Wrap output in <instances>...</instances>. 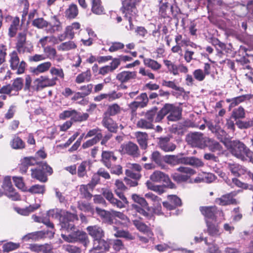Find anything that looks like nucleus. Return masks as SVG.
I'll use <instances>...</instances> for the list:
<instances>
[{
	"mask_svg": "<svg viewBox=\"0 0 253 253\" xmlns=\"http://www.w3.org/2000/svg\"><path fill=\"white\" fill-rule=\"evenodd\" d=\"M231 118L235 120L241 119L245 118V111L244 109L241 106L235 109L232 112Z\"/></svg>",
	"mask_w": 253,
	"mask_h": 253,
	"instance_id": "nucleus-43",
	"label": "nucleus"
},
{
	"mask_svg": "<svg viewBox=\"0 0 253 253\" xmlns=\"http://www.w3.org/2000/svg\"><path fill=\"white\" fill-rule=\"evenodd\" d=\"M2 187L4 191L5 195L14 201L20 200V196L14 191L12 187L10 177L6 176L4 178Z\"/></svg>",
	"mask_w": 253,
	"mask_h": 253,
	"instance_id": "nucleus-6",
	"label": "nucleus"
},
{
	"mask_svg": "<svg viewBox=\"0 0 253 253\" xmlns=\"http://www.w3.org/2000/svg\"><path fill=\"white\" fill-rule=\"evenodd\" d=\"M215 222V220H213ZM207 231L209 234L212 236H217L220 235V232L218 226L215 224V222H213L208 220H206Z\"/></svg>",
	"mask_w": 253,
	"mask_h": 253,
	"instance_id": "nucleus-21",
	"label": "nucleus"
},
{
	"mask_svg": "<svg viewBox=\"0 0 253 253\" xmlns=\"http://www.w3.org/2000/svg\"><path fill=\"white\" fill-rule=\"evenodd\" d=\"M101 156V161L104 165L108 169L111 168L112 166L111 162H115L117 159V157L114 155V153L111 151H103Z\"/></svg>",
	"mask_w": 253,
	"mask_h": 253,
	"instance_id": "nucleus-13",
	"label": "nucleus"
},
{
	"mask_svg": "<svg viewBox=\"0 0 253 253\" xmlns=\"http://www.w3.org/2000/svg\"><path fill=\"white\" fill-rule=\"evenodd\" d=\"M96 211L97 213L101 217L103 218L107 222L110 224L113 223V219L112 218V210L110 211H108L99 208H96Z\"/></svg>",
	"mask_w": 253,
	"mask_h": 253,
	"instance_id": "nucleus-29",
	"label": "nucleus"
},
{
	"mask_svg": "<svg viewBox=\"0 0 253 253\" xmlns=\"http://www.w3.org/2000/svg\"><path fill=\"white\" fill-rule=\"evenodd\" d=\"M112 231L114 232V236L116 237L124 238L129 240L134 239V237L127 231L119 230L115 226H113Z\"/></svg>",
	"mask_w": 253,
	"mask_h": 253,
	"instance_id": "nucleus-22",
	"label": "nucleus"
},
{
	"mask_svg": "<svg viewBox=\"0 0 253 253\" xmlns=\"http://www.w3.org/2000/svg\"><path fill=\"white\" fill-rule=\"evenodd\" d=\"M43 52L46 54V58L54 59L56 55V51L55 48L47 46L43 49Z\"/></svg>",
	"mask_w": 253,
	"mask_h": 253,
	"instance_id": "nucleus-53",
	"label": "nucleus"
},
{
	"mask_svg": "<svg viewBox=\"0 0 253 253\" xmlns=\"http://www.w3.org/2000/svg\"><path fill=\"white\" fill-rule=\"evenodd\" d=\"M13 180L16 187L22 191H26L25 185L21 177L13 176Z\"/></svg>",
	"mask_w": 253,
	"mask_h": 253,
	"instance_id": "nucleus-58",
	"label": "nucleus"
},
{
	"mask_svg": "<svg viewBox=\"0 0 253 253\" xmlns=\"http://www.w3.org/2000/svg\"><path fill=\"white\" fill-rule=\"evenodd\" d=\"M150 179L155 182H164L168 184V187L170 188L174 187V184L172 183L168 176L164 172L159 171H155L150 176Z\"/></svg>",
	"mask_w": 253,
	"mask_h": 253,
	"instance_id": "nucleus-7",
	"label": "nucleus"
},
{
	"mask_svg": "<svg viewBox=\"0 0 253 253\" xmlns=\"http://www.w3.org/2000/svg\"><path fill=\"white\" fill-rule=\"evenodd\" d=\"M136 126L138 128L146 129L154 128L153 123H151L150 121H147L144 118L139 119L136 123Z\"/></svg>",
	"mask_w": 253,
	"mask_h": 253,
	"instance_id": "nucleus-40",
	"label": "nucleus"
},
{
	"mask_svg": "<svg viewBox=\"0 0 253 253\" xmlns=\"http://www.w3.org/2000/svg\"><path fill=\"white\" fill-rule=\"evenodd\" d=\"M206 137L203 134L199 132H194L188 133L186 136V141L193 147L204 148V142Z\"/></svg>",
	"mask_w": 253,
	"mask_h": 253,
	"instance_id": "nucleus-4",
	"label": "nucleus"
},
{
	"mask_svg": "<svg viewBox=\"0 0 253 253\" xmlns=\"http://www.w3.org/2000/svg\"><path fill=\"white\" fill-rule=\"evenodd\" d=\"M51 63L49 61L45 62L39 64L36 67L31 69V72L35 75L45 73L48 71L51 67Z\"/></svg>",
	"mask_w": 253,
	"mask_h": 253,
	"instance_id": "nucleus-15",
	"label": "nucleus"
},
{
	"mask_svg": "<svg viewBox=\"0 0 253 253\" xmlns=\"http://www.w3.org/2000/svg\"><path fill=\"white\" fill-rule=\"evenodd\" d=\"M77 45L73 41H69L61 43L57 46L59 51H67L76 48Z\"/></svg>",
	"mask_w": 253,
	"mask_h": 253,
	"instance_id": "nucleus-35",
	"label": "nucleus"
},
{
	"mask_svg": "<svg viewBox=\"0 0 253 253\" xmlns=\"http://www.w3.org/2000/svg\"><path fill=\"white\" fill-rule=\"evenodd\" d=\"M55 213V211L54 210H49L47 212L46 216L40 217L35 215L32 216L33 219L37 222L42 223L48 228L53 229L54 227L53 224L49 220V217L53 216Z\"/></svg>",
	"mask_w": 253,
	"mask_h": 253,
	"instance_id": "nucleus-12",
	"label": "nucleus"
},
{
	"mask_svg": "<svg viewBox=\"0 0 253 253\" xmlns=\"http://www.w3.org/2000/svg\"><path fill=\"white\" fill-rule=\"evenodd\" d=\"M100 140V135L99 134L97 136H94L93 138L86 141L84 143L82 147L83 148L85 149L90 147L93 145L96 144Z\"/></svg>",
	"mask_w": 253,
	"mask_h": 253,
	"instance_id": "nucleus-55",
	"label": "nucleus"
},
{
	"mask_svg": "<svg viewBox=\"0 0 253 253\" xmlns=\"http://www.w3.org/2000/svg\"><path fill=\"white\" fill-rule=\"evenodd\" d=\"M121 148L123 153L133 157H138L140 155L138 146L131 141L122 144Z\"/></svg>",
	"mask_w": 253,
	"mask_h": 253,
	"instance_id": "nucleus-8",
	"label": "nucleus"
},
{
	"mask_svg": "<svg viewBox=\"0 0 253 253\" xmlns=\"http://www.w3.org/2000/svg\"><path fill=\"white\" fill-rule=\"evenodd\" d=\"M151 160L162 169H165V165L163 163V158L159 152L156 151L151 155Z\"/></svg>",
	"mask_w": 253,
	"mask_h": 253,
	"instance_id": "nucleus-37",
	"label": "nucleus"
},
{
	"mask_svg": "<svg viewBox=\"0 0 253 253\" xmlns=\"http://www.w3.org/2000/svg\"><path fill=\"white\" fill-rule=\"evenodd\" d=\"M133 224L138 230L142 232H147L148 230V227L143 223L137 220L133 221Z\"/></svg>",
	"mask_w": 253,
	"mask_h": 253,
	"instance_id": "nucleus-62",
	"label": "nucleus"
},
{
	"mask_svg": "<svg viewBox=\"0 0 253 253\" xmlns=\"http://www.w3.org/2000/svg\"><path fill=\"white\" fill-rule=\"evenodd\" d=\"M236 125L240 129H247L253 126V118L248 121H242L238 120L236 122Z\"/></svg>",
	"mask_w": 253,
	"mask_h": 253,
	"instance_id": "nucleus-51",
	"label": "nucleus"
},
{
	"mask_svg": "<svg viewBox=\"0 0 253 253\" xmlns=\"http://www.w3.org/2000/svg\"><path fill=\"white\" fill-rule=\"evenodd\" d=\"M252 151L245 144L239 141H234L231 148V154L237 159L246 161L251 157Z\"/></svg>",
	"mask_w": 253,
	"mask_h": 253,
	"instance_id": "nucleus-2",
	"label": "nucleus"
},
{
	"mask_svg": "<svg viewBox=\"0 0 253 253\" xmlns=\"http://www.w3.org/2000/svg\"><path fill=\"white\" fill-rule=\"evenodd\" d=\"M96 184L95 183L93 185L91 184L87 185H82L80 187V191L81 194L86 198H90L92 196L91 194L88 191L89 188L92 189L94 185Z\"/></svg>",
	"mask_w": 253,
	"mask_h": 253,
	"instance_id": "nucleus-42",
	"label": "nucleus"
},
{
	"mask_svg": "<svg viewBox=\"0 0 253 253\" xmlns=\"http://www.w3.org/2000/svg\"><path fill=\"white\" fill-rule=\"evenodd\" d=\"M207 126L209 129L213 133H214L217 136H218V134H220L222 133V134L224 133V131L221 129L218 126L213 125L212 123L210 122H208L207 123Z\"/></svg>",
	"mask_w": 253,
	"mask_h": 253,
	"instance_id": "nucleus-56",
	"label": "nucleus"
},
{
	"mask_svg": "<svg viewBox=\"0 0 253 253\" xmlns=\"http://www.w3.org/2000/svg\"><path fill=\"white\" fill-rule=\"evenodd\" d=\"M40 207V205L38 204H36L33 205H30L28 207H27L24 209H19L17 210V212L23 215H27L30 213L33 212L35 210L39 209Z\"/></svg>",
	"mask_w": 253,
	"mask_h": 253,
	"instance_id": "nucleus-39",
	"label": "nucleus"
},
{
	"mask_svg": "<svg viewBox=\"0 0 253 253\" xmlns=\"http://www.w3.org/2000/svg\"><path fill=\"white\" fill-rule=\"evenodd\" d=\"M109 248L108 243L101 238L94 241L93 249L90 250V253H102L108 251Z\"/></svg>",
	"mask_w": 253,
	"mask_h": 253,
	"instance_id": "nucleus-10",
	"label": "nucleus"
},
{
	"mask_svg": "<svg viewBox=\"0 0 253 253\" xmlns=\"http://www.w3.org/2000/svg\"><path fill=\"white\" fill-rule=\"evenodd\" d=\"M136 77V72L125 71L118 74L116 78L121 83H126L131 79H135Z\"/></svg>",
	"mask_w": 253,
	"mask_h": 253,
	"instance_id": "nucleus-18",
	"label": "nucleus"
},
{
	"mask_svg": "<svg viewBox=\"0 0 253 253\" xmlns=\"http://www.w3.org/2000/svg\"><path fill=\"white\" fill-rule=\"evenodd\" d=\"M193 76L195 79L198 81H203L206 76L201 69H197L193 72Z\"/></svg>",
	"mask_w": 253,
	"mask_h": 253,
	"instance_id": "nucleus-63",
	"label": "nucleus"
},
{
	"mask_svg": "<svg viewBox=\"0 0 253 253\" xmlns=\"http://www.w3.org/2000/svg\"><path fill=\"white\" fill-rule=\"evenodd\" d=\"M86 229L89 235L94 239V241L100 239L104 236L103 230L98 226H89Z\"/></svg>",
	"mask_w": 253,
	"mask_h": 253,
	"instance_id": "nucleus-14",
	"label": "nucleus"
},
{
	"mask_svg": "<svg viewBox=\"0 0 253 253\" xmlns=\"http://www.w3.org/2000/svg\"><path fill=\"white\" fill-rule=\"evenodd\" d=\"M90 167V163L87 161L83 162L78 167V175L79 177H83L86 175L87 169Z\"/></svg>",
	"mask_w": 253,
	"mask_h": 253,
	"instance_id": "nucleus-38",
	"label": "nucleus"
},
{
	"mask_svg": "<svg viewBox=\"0 0 253 253\" xmlns=\"http://www.w3.org/2000/svg\"><path fill=\"white\" fill-rule=\"evenodd\" d=\"M112 216L117 217L120 219L121 220V223L124 226H128L130 223L129 218L121 212L112 210Z\"/></svg>",
	"mask_w": 253,
	"mask_h": 253,
	"instance_id": "nucleus-32",
	"label": "nucleus"
},
{
	"mask_svg": "<svg viewBox=\"0 0 253 253\" xmlns=\"http://www.w3.org/2000/svg\"><path fill=\"white\" fill-rule=\"evenodd\" d=\"M32 25L39 29H43L49 25L48 22L42 18H38L34 19L32 22Z\"/></svg>",
	"mask_w": 253,
	"mask_h": 253,
	"instance_id": "nucleus-44",
	"label": "nucleus"
},
{
	"mask_svg": "<svg viewBox=\"0 0 253 253\" xmlns=\"http://www.w3.org/2000/svg\"><path fill=\"white\" fill-rule=\"evenodd\" d=\"M132 199L135 202L139 204L142 207L149 210L148 204L144 198L140 197L137 194H133L132 195Z\"/></svg>",
	"mask_w": 253,
	"mask_h": 253,
	"instance_id": "nucleus-45",
	"label": "nucleus"
},
{
	"mask_svg": "<svg viewBox=\"0 0 253 253\" xmlns=\"http://www.w3.org/2000/svg\"><path fill=\"white\" fill-rule=\"evenodd\" d=\"M57 80V77L49 79L46 76H41L39 78L37 79L35 81L38 83L37 89H38L40 87L44 88L53 86L56 84Z\"/></svg>",
	"mask_w": 253,
	"mask_h": 253,
	"instance_id": "nucleus-11",
	"label": "nucleus"
},
{
	"mask_svg": "<svg viewBox=\"0 0 253 253\" xmlns=\"http://www.w3.org/2000/svg\"><path fill=\"white\" fill-rule=\"evenodd\" d=\"M11 145L14 149H22L25 147L24 142L18 137H15L13 139Z\"/></svg>",
	"mask_w": 253,
	"mask_h": 253,
	"instance_id": "nucleus-54",
	"label": "nucleus"
},
{
	"mask_svg": "<svg viewBox=\"0 0 253 253\" xmlns=\"http://www.w3.org/2000/svg\"><path fill=\"white\" fill-rule=\"evenodd\" d=\"M136 99L140 100L138 102L141 105V108L146 107L148 102V98L146 93H142L137 96Z\"/></svg>",
	"mask_w": 253,
	"mask_h": 253,
	"instance_id": "nucleus-59",
	"label": "nucleus"
},
{
	"mask_svg": "<svg viewBox=\"0 0 253 253\" xmlns=\"http://www.w3.org/2000/svg\"><path fill=\"white\" fill-rule=\"evenodd\" d=\"M143 63L146 66L151 68L154 71H158L162 67L161 65L157 61L150 58H144Z\"/></svg>",
	"mask_w": 253,
	"mask_h": 253,
	"instance_id": "nucleus-31",
	"label": "nucleus"
},
{
	"mask_svg": "<svg viewBox=\"0 0 253 253\" xmlns=\"http://www.w3.org/2000/svg\"><path fill=\"white\" fill-rule=\"evenodd\" d=\"M23 86V80L21 78H17L15 79L12 84L11 85L13 90L18 92L20 90Z\"/></svg>",
	"mask_w": 253,
	"mask_h": 253,
	"instance_id": "nucleus-46",
	"label": "nucleus"
},
{
	"mask_svg": "<svg viewBox=\"0 0 253 253\" xmlns=\"http://www.w3.org/2000/svg\"><path fill=\"white\" fill-rule=\"evenodd\" d=\"M216 204L221 206H225L235 203L236 200L233 198L230 194H227L222 196L215 200Z\"/></svg>",
	"mask_w": 253,
	"mask_h": 253,
	"instance_id": "nucleus-25",
	"label": "nucleus"
},
{
	"mask_svg": "<svg viewBox=\"0 0 253 253\" xmlns=\"http://www.w3.org/2000/svg\"><path fill=\"white\" fill-rule=\"evenodd\" d=\"M27 191L33 194H42L45 192V187L44 185L37 184L31 186Z\"/></svg>",
	"mask_w": 253,
	"mask_h": 253,
	"instance_id": "nucleus-48",
	"label": "nucleus"
},
{
	"mask_svg": "<svg viewBox=\"0 0 253 253\" xmlns=\"http://www.w3.org/2000/svg\"><path fill=\"white\" fill-rule=\"evenodd\" d=\"M77 219L74 214L66 212L60 219V225L62 230L67 231L69 234L68 235L61 234V237L66 242L73 243L77 241H80L85 247L89 243L87 234L76 228L72 221Z\"/></svg>",
	"mask_w": 253,
	"mask_h": 253,
	"instance_id": "nucleus-1",
	"label": "nucleus"
},
{
	"mask_svg": "<svg viewBox=\"0 0 253 253\" xmlns=\"http://www.w3.org/2000/svg\"><path fill=\"white\" fill-rule=\"evenodd\" d=\"M52 19L53 20V24H49L50 28L47 30V33L53 34L56 32L61 31L62 30V27L60 22L55 16H53Z\"/></svg>",
	"mask_w": 253,
	"mask_h": 253,
	"instance_id": "nucleus-27",
	"label": "nucleus"
},
{
	"mask_svg": "<svg viewBox=\"0 0 253 253\" xmlns=\"http://www.w3.org/2000/svg\"><path fill=\"white\" fill-rule=\"evenodd\" d=\"M10 66L12 70H17L16 74L18 75L23 74L25 70L26 63L24 61L20 62L17 53L15 51L9 54Z\"/></svg>",
	"mask_w": 253,
	"mask_h": 253,
	"instance_id": "nucleus-3",
	"label": "nucleus"
},
{
	"mask_svg": "<svg viewBox=\"0 0 253 253\" xmlns=\"http://www.w3.org/2000/svg\"><path fill=\"white\" fill-rule=\"evenodd\" d=\"M20 247L18 243H14L13 242H8L4 244L2 246L3 251L4 252H9L13 250L18 249Z\"/></svg>",
	"mask_w": 253,
	"mask_h": 253,
	"instance_id": "nucleus-50",
	"label": "nucleus"
},
{
	"mask_svg": "<svg viewBox=\"0 0 253 253\" xmlns=\"http://www.w3.org/2000/svg\"><path fill=\"white\" fill-rule=\"evenodd\" d=\"M164 107L168 121L174 122L181 118L182 109L179 107L169 103L166 104Z\"/></svg>",
	"mask_w": 253,
	"mask_h": 253,
	"instance_id": "nucleus-5",
	"label": "nucleus"
},
{
	"mask_svg": "<svg viewBox=\"0 0 253 253\" xmlns=\"http://www.w3.org/2000/svg\"><path fill=\"white\" fill-rule=\"evenodd\" d=\"M46 59V57L44 54H35L32 56H30L29 57V60L30 62H40L42 61L45 60Z\"/></svg>",
	"mask_w": 253,
	"mask_h": 253,
	"instance_id": "nucleus-61",
	"label": "nucleus"
},
{
	"mask_svg": "<svg viewBox=\"0 0 253 253\" xmlns=\"http://www.w3.org/2000/svg\"><path fill=\"white\" fill-rule=\"evenodd\" d=\"M88 117V115L87 113H81L77 112L74 110V113H73V118L75 122H82L85 121Z\"/></svg>",
	"mask_w": 253,
	"mask_h": 253,
	"instance_id": "nucleus-49",
	"label": "nucleus"
},
{
	"mask_svg": "<svg viewBox=\"0 0 253 253\" xmlns=\"http://www.w3.org/2000/svg\"><path fill=\"white\" fill-rule=\"evenodd\" d=\"M92 11L93 13L100 15L103 13L104 8L101 5L100 0H93L92 2Z\"/></svg>",
	"mask_w": 253,
	"mask_h": 253,
	"instance_id": "nucleus-36",
	"label": "nucleus"
},
{
	"mask_svg": "<svg viewBox=\"0 0 253 253\" xmlns=\"http://www.w3.org/2000/svg\"><path fill=\"white\" fill-rule=\"evenodd\" d=\"M102 123L103 126L107 128L110 132H115L117 130V125L110 117L107 116L104 117Z\"/></svg>",
	"mask_w": 253,
	"mask_h": 253,
	"instance_id": "nucleus-20",
	"label": "nucleus"
},
{
	"mask_svg": "<svg viewBox=\"0 0 253 253\" xmlns=\"http://www.w3.org/2000/svg\"><path fill=\"white\" fill-rule=\"evenodd\" d=\"M157 111V109L155 107L145 113L143 112L142 114L145 116V119L146 120L150 121V122L152 123L154 121V117L156 115Z\"/></svg>",
	"mask_w": 253,
	"mask_h": 253,
	"instance_id": "nucleus-52",
	"label": "nucleus"
},
{
	"mask_svg": "<svg viewBox=\"0 0 253 253\" xmlns=\"http://www.w3.org/2000/svg\"><path fill=\"white\" fill-rule=\"evenodd\" d=\"M135 136L141 148L146 149L147 147L148 134L146 132L138 131L136 132Z\"/></svg>",
	"mask_w": 253,
	"mask_h": 253,
	"instance_id": "nucleus-23",
	"label": "nucleus"
},
{
	"mask_svg": "<svg viewBox=\"0 0 253 253\" xmlns=\"http://www.w3.org/2000/svg\"><path fill=\"white\" fill-rule=\"evenodd\" d=\"M164 160L166 163L171 165H175L178 164V157L174 155L166 156Z\"/></svg>",
	"mask_w": 253,
	"mask_h": 253,
	"instance_id": "nucleus-57",
	"label": "nucleus"
},
{
	"mask_svg": "<svg viewBox=\"0 0 253 253\" xmlns=\"http://www.w3.org/2000/svg\"><path fill=\"white\" fill-rule=\"evenodd\" d=\"M131 206L133 210L139 213L140 214L143 215L144 216L147 218H150L151 217L150 214L146 211L142 207H140L136 204H132Z\"/></svg>",
	"mask_w": 253,
	"mask_h": 253,
	"instance_id": "nucleus-60",
	"label": "nucleus"
},
{
	"mask_svg": "<svg viewBox=\"0 0 253 253\" xmlns=\"http://www.w3.org/2000/svg\"><path fill=\"white\" fill-rule=\"evenodd\" d=\"M139 1V0H124L123 1V5L125 9L124 12L126 13V17H127L128 15L135 16L136 11L135 5Z\"/></svg>",
	"mask_w": 253,
	"mask_h": 253,
	"instance_id": "nucleus-9",
	"label": "nucleus"
},
{
	"mask_svg": "<svg viewBox=\"0 0 253 253\" xmlns=\"http://www.w3.org/2000/svg\"><path fill=\"white\" fill-rule=\"evenodd\" d=\"M91 74L90 70H88L85 72L79 74L76 78V82L78 84H81L85 82H89L91 80Z\"/></svg>",
	"mask_w": 253,
	"mask_h": 253,
	"instance_id": "nucleus-30",
	"label": "nucleus"
},
{
	"mask_svg": "<svg viewBox=\"0 0 253 253\" xmlns=\"http://www.w3.org/2000/svg\"><path fill=\"white\" fill-rule=\"evenodd\" d=\"M78 14L77 6L75 4H71L65 11V16L69 19L75 18Z\"/></svg>",
	"mask_w": 253,
	"mask_h": 253,
	"instance_id": "nucleus-34",
	"label": "nucleus"
},
{
	"mask_svg": "<svg viewBox=\"0 0 253 253\" xmlns=\"http://www.w3.org/2000/svg\"><path fill=\"white\" fill-rule=\"evenodd\" d=\"M227 169L236 177H239L244 173L246 170L240 165L236 163H228Z\"/></svg>",
	"mask_w": 253,
	"mask_h": 253,
	"instance_id": "nucleus-19",
	"label": "nucleus"
},
{
	"mask_svg": "<svg viewBox=\"0 0 253 253\" xmlns=\"http://www.w3.org/2000/svg\"><path fill=\"white\" fill-rule=\"evenodd\" d=\"M249 98H250L248 95H243L232 98L231 99H227V101L228 102H230L229 107L233 108L238 105L240 103L244 102L247 99Z\"/></svg>",
	"mask_w": 253,
	"mask_h": 253,
	"instance_id": "nucleus-33",
	"label": "nucleus"
},
{
	"mask_svg": "<svg viewBox=\"0 0 253 253\" xmlns=\"http://www.w3.org/2000/svg\"><path fill=\"white\" fill-rule=\"evenodd\" d=\"M204 143V148L207 147L212 152L219 150L221 148L220 144L211 138L206 137Z\"/></svg>",
	"mask_w": 253,
	"mask_h": 253,
	"instance_id": "nucleus-24",
	"label": "nucleus"
},
{
	"mask_svg": "<svg viewBox=\"0 0 253 253\" xmlns=\"http://www.w3.org/2000/svg\"><path fill=\"white\" fill-rule=\"evenodd\" d=\"M159 146L165 152L172 151L175 149V145L169 142V138L168 137H161L159 139Z\"/></svg>",
	"mask_w": 253,
	"mask_h": 253,
	"instance_id": "nucleus-17",
	"label": "nucleus"
},
{
	"mask_svg": "<svg viewBox=\"0 0 253 253\" xmlns=\"http://www.w3.org/2000/svg\"><path fill=\"white\" fill-rule=\"evenodd\" d=\"M26 39V35L24 33H19L16 43V48L19 53H24L26 51V47L25 46Z\"/></svg>",
	"mask_w": 253,
	"mask_h": 253,
	"instance_id": "nucleus-26",
	"label": "nucleus"
},
{
	"mask_svg": "<svg viewBox=\"0 0 253 253\" xmlns=\"http://www.w3.org/2000/svg\"><path fill=\"white\" fill-rule=\"evenodd\" d=\"M19 24V19L18 17H14L12 21L10 27L9 28L8 34L10 37H14L18 30Z\"/></svg>",
	"mask_w": 253,
	"mask_h": 253,
	"instance_id": "nucleus-41",
	"label": "nucleus"
},
{
	"mask_svg": "<svg viewBox=\"0 0 253 253\" xmlns=\"http://www.w3.org/2000/svg\"><path fill=\"white\" fill-rule=\"evenodd\" d=\"M200 210L203 214L206 220H210L211 219L212 221L215 220L214 215L216 211V209L215 207H201Z\"/></svg>",
	"mask_w": 253,
	"mask_h": 253,
	"instance_id": "nucleus-16",
	"label": "nucleus"
},
{
	"mask_svg": "<svg viewBox=\"0 0 253 253\" xmlns=\"http://www.w3.org/2000/svg\"><path fill=\"white\" fill-rule=\"evenodd\" d=\"M31 176L32 178H36L42 182H45L47 180L46 176L44 172L39 167V169H32Z\"/></svg>",
	"mask_w": 253,
	"mask_h": 253,
	"instance_id": "nucleus-28",
	"label": "nucleus"
},
{
	"mask_svg": "<svg viewBox=\"0 0 253 253\" xmlns=\"http://www.w3.org/2000/svg\"><path fill=\"white\" fill-rule=\"evenodd\" d=\"M121 111V108L116 103H114L109 106L107 109V112L110 116H115L119 114Z\"/></svg>",
	"mask_w": 253,
	"mask_h": 253,
	"instance_id": "nucleus-47",
	"label": "nucleus"
},
{
	"mask_svg": "<svg viewBox=\"0 0 253 253\" xmlns=\"http://www.w3.org/2000/svg\"><path fill=\"white\" fill-rule=\"evenodd\" d=\"M63 248L66 252L69 253H81V249L76 246L67 245L63 246Z\"/></svg>",
	"mask_w": 253,
	"mask_h": 253,
	"instance_id": "nucleus-64",
	"label": "nucleus"
}]
</instances>
